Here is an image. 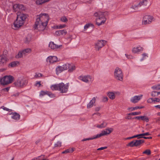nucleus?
<instances>
[{"label":"nucleus","instance_id":"obj_1","mask_svg":"<svg viewBox=\"0 0 160 160\" xmlns=\"http://www.w3.org/2000/svg\"><path fill=\"white\" fill-rule=\"evenodd\" d=\"M27 17V15L23 13L18 12L17 17L13 23L12 28L14 30H17L22 27L24 24L25 21Z\"/></svg>","mask_w":160,"mask_h":160},{"label":"nucleus","instance_id":"obj_2","mask_svg":"<svg viewBox=\"0 0 160 160\" xmlns=\"http://www.w3.org/2000/svg\"><path fill=\"white\" fill-rule=\"evenodd\" d=\"M51 88L53 91H58L62 93H65L68 91L69 84L62 82L58 84L52 85L51 86Z\"/></svg>","mask_w":160,"mask_h":160},{"label":"nucleus","instance_id":"obj_3","mask_svg":"<svg viewBox=\"0 0 160 160\" xmlns=\"http://www.w3.org/2000/svg\"><path fill=\"white\" fill-rule=\"evenodd\" d=\"M70 66V64L68 63L58 65L56 69V74L57 75H61L63 71L68 69Z\"/></svg>","mask_w":160,"mask_h":160},{"label":"nucleus","instance_id":"obj_4","mask_svg":"<svg viewBox=\"0 0 160 160\" xmlns=\"http://www.w3.org/2000/svg\"><path fill=\"white\" fill-rule=\"evenodd\" d=\"M14 80V78L11 76H6L0 80V82L2 85H5L12 83Z\"/></svg>","mask_w":160,"mask_h":160},{"label":"nucleus","instance_id":"obj_5","mask_svg":"<svg viewBox=\"0 0 160 160\" xmlns=\"http://www.w3.org/2000/svg\"><path fill=\"white\" fill-rule=\"evenodd\" d=\"M47 26V24L42 23L40 21L36 19L33 28L35 29L38 30L39 31H43L45 29Z\"/></svg>","mask_w":160,"mask_h":160},{"label":"nucleus","instance_id":"obj_6","mask_svg":"<svg viewBox=\"0 0 160 160\" xmlns=\"http://www.w3.org/2000/svg\"><path fill=\"white\" fill-rule=\"evenodd\" d=\"M154 20L153 17L151 15H146L142 18V24L143 25H147L150 24Z\"/></svg>","mask_w":160,"mask_h":160},{"label":"nucleus","instance_id":"obj_7","mask_svg":"<svg viewBox=\"0 0 160 160\" xmlns=\"http://www.w3.org/2000/svg\"><path fill=\"white\" fill-rule=\"evenodd\" d=\"M49 18V17L47 14L43 13L37 15L36 19L40 21L42 23H46L47 25Z\"/></svg>","mask_w":160,"mask_h":160},{"label":"nucleus","instance_id":"obj_8","mask_svg":"<svg viewBox=\"0 0 160 160\" xmlns=\"http://www.w3.org/2000/svg\"><path fill=\"white\" fill-rule=\"evenodd\" d=\"M115 78L118 80L122 81L123 80V75L121 69L117 68L114 71Z\"/></svg>","mask_w":160,"mask_h":160},{"label":"nucleus","instance_id":"obj_9","mask_svg":"<svg viewBox=\"0 0 160 160\" xmlns=\"http://www.w3.org/2000/svg\"><path fill=\"white\" fill-rule=\"evenodd\" d=\"M40 96L44 100L49 99L50 98L54 97V95L50 92L41 91L40 93Z\"/></svg>","mask_w":160,"mask_h":160},{"label":"nucleus","instance_id":"obj_10","mask_svg":"<svg viewBox=\"0 0 160 160\" xmlns=\"http://www.w3.org/2000/svg\"><path fill=\"white\" fill-rule=\"evenodd\" d=\"M149 61V57L145 53L142 54L138 59V62L141 64H145L147 63Z\"/></svg>","mask_w":160,"mask_h":160},{"label":"nucleus","instance_id":"obj_11","mask_svg":"<svg viewBox=\"0 0 160 160\" xmlns=\"http://www.w3.org/2000/svg\"><path fill=\"white\" fill-rule=\"evenodd\" d=\"M27 83L26 80L25 79H18L14 82L15 85L17 87H22Z\"/></svg>","mask_w":160,"mask_h":160},{"label":"nucleus","instance_id":"obj_12","mask_svg":"<svg viewBox=\"0 0 160 160\" xmlns=\"http://www.w3.org/2000/svg\"><path fill=\"white\" fill-rule=\"evenodd\" d=\"M95 100L96 99L94 97H89L87 100V102H89V103L87 105L88 108L92 107V106L93 104L95 102Z\"/></svg>","mask_w":160,"mask_h":160},{"label":"nucleus","instance_id":"obj_13","mask_svg":"<svg viewBox=\"0 0 160 160\" xmlns=\"http://www.w3.org/2000/svg\"><path fill=\"white\" fill-rule=\"evenodd\" d=\"M107 15V13L106 12H101V25L104 24L106 22Z\"/></svg>","mask_w":160,"mask_h":160},{"label":"nucleus","instance_id":"obj_14","mask_svg":"<svg viewBox=\"0 0 160 160\" xmlns=\"http://www.w3.org/2000/svg\"><path fill=\"white\" fill-rule=\"evenodd\" d=\"M94 16L96 18V24L98 26L100 25V12H95L94 14Z\"/></svg>","mask_w":160,"mask_h":160},{"label":"nucleus","instance_id":"obj_15","mask_svg":"<svg viewBox=\"0 0 160 160\" xmlns=\"http://www.w3.org/2000/svg\"><path fill=\"white\" fill-rule=\"evenodd\" d=\"M58 58L56 56H49L47 59V62L50 63H53L57 61Z\"/></svg>","mask_w":160,"mask_h":160},{"label":"nucleus","instance_id":"obj_16","mask_svg":"<svg viewBox=\"0 0 160 160\" xmlns=\"http://www.w3.org/2000/svg\"><path fill=\"white\" fill-rule=\"evenodd\" d=\"M8 59L4 55L0 56V66L4 65L7 62Z\"/></svg>","mask_w":160,"mask_h":160},{"label":"nucleus","instance_id":"obj_17","mask_svg":"<svg viewBox=\"0 0 160 160\" xmlns=\"http://www.w3.org/2000/svg\"><path fill=\"white\" fill-rule=\"evenodd\" d=\"M49 47L52 49H54L60 48L62 46V45H58L55 44L53 42H50L49 45Z\"/></svg>","mask_w":160,"mask_h":160},{"label":"nucleus","instance_id":"obj_18","mask_svg":"<svg viewBox=\"0 0 160 160\" xmlns=\"http://www.w3.org/2000/svg\"><path fill=\"white\" fill-rule=\"evenodd\" d=\"M142 50V47L139 46L133 48L132 49V51L133 53H138Z\"/></svg>","mask_w":160,"mask_h":160},{"label":"nucleus","instance_id":"obj_19","mask_svg":"<svg viewBox=\"0 0 160 160\" xmlns=\"http://www.w3.org/2000/svg\"><path fill=\"white\" fill-rule=\"evenodd\" d=\"M134 119L140 120V119L143 121H145L146 122H148L149 121V119L146 116H140L135 117Z\"/></svg>","mask_w":160,"mask_h":160},{"label":"nucleus","instance_id":"obj_20","mask_svg":"<svg viewBox=\"0 0 160 160\" xmlns=\"http://www.w3.org/2000/svg\"><path fill=\"white\" fill-rule=\"evenodd\" d=\"M10 115L11 116L12 118L13 119L17 120L20 118V115L16 112L11 113Z\"/></svg>","mask_w":160,"mask_h":160},{"label":"nucleus","instance_id":"obj_21","mask_svg":"<svg viewBox=\"0 0 160 160\" xmlns=\"http://www.w3.org/2000/svg\"><path fill=\"white\" fill-rule=\"evenodd\" d=\"M140 7H142L147 6L148 5V0H142L139 3Z\"/></svg>","mask_w":160,"mask_h":160},{"label":"nucleus","instance_id":"obj_22","mask_svg":"<svg viewBox=\"0 0 160 160\" xmlns=\"http://www.w3.org/2000/svg\"><path fill=\"white\" fill-rule=\"evenodd\" d=\"M67 32L64 30L57 31L55 32L57 36L65 35L67 34Z\"/></svg>","mask_w":160,"mask_h":160},{"label":"nucleus","instance_id":"obj_23","mask_svg":"<svg viewBox=\"0 0 160 160\" xmlns=\"http://www.w3.org/2000/svg\"><path fill=\"white\" fill-rule=\"evenodd\" d=\"M142 96V95H141L140 96H135L133 98L131 99V101L133 103H136L140 99Z\"/></svg>","mask_w":160,"mask_h":160},{"label":"nucleus","instance_id":"obj_24","mask_svg":"<svg viewBox=\"0 0 160 160\" xmlns=\"http://www.w3.org/2000/svg\"><path fill=\"white\" fill-rule=\"evenodd\" d=\"M80 79L82 81L87 82H88L89 79H91V78L90 76H87L80 77Z\"/></svg>","mask_w":160,"mask_h":160},{"label":"nucleus","instance_id":"obj_25","mask_svg":"<svg viewBox=\"0 0 160 160\" xmlns=\"http://www.w3.org/2000/svg\"><path fill=\"white\" fill-rule=\"evenodd\" d=\"M107 95L109 98L111 100H113L115 98V93L112 92H109L107 94Z\"/></svg>","mask_w":160,"mask_h":160},{"label":"nucleus","instance_id":"obj_26","mask_svg":"<svg viewBox=\"0 0 160 160\" xmlns=\"http://www.w3.org/2000/svg\"><path fill=\"white\" fill-rule=\"evenodd\" d=\"M19 64V62L18 61L12 62L9 64L8 66L13 68L17 66Z\"/></svg>","mask_w":160,"mask_h":160},{"label":"nucleus","instance_id":"obj_27","mask_svg":"<svg viewBox=\"0 0 160 160\" xmlns=\"http://www.w3.org/2000/svg\"><path fill=\"white\" fill-rule=\"evenodd\" d=\"M100 137V134H98L96 135H95V137H94L93 138H85L82 139V141H86L87 140H92L93 139H96Z\"/></svg>","mask_w":160,"mask_h":160},{"label":"nucleus","instance_id":"obj_28","mask_svg":"<svg viewBox=\"0 0 160 160\" xmlns=\"http://www.w3.org/2000/svg\"><path fill=\"white\" fill-rule=\"evenodd\" d=\"M100 41L98 40L97 42H95L94 44L95 48V49L98 51H99L100 48Z\"/></svg>","mask_w":160,"mask_h":160},{"label":"nucleus","instance_id":"obj_29","mask_svg":"<svg viewBox=\"0 0 160 160\" xmlns=\"http://www.w3.org/2000/svg\"><path fill=\"white\" fill-rule=\"evenodd\" d=\"M22 51L23 52V55H26L27 53H30L31 51V50L30 48L25 49Z\"/></svg>","mask_w":160,"mask_h":160},{"label":"nucleus","instance_id":"obj_30","mask_svg":"<svg viewBox=\"0 0 160 160\" xmlns=\"http://www.w3.org/2000/svg\"><path fill=\"white\" fill-rule=\"evenodd\" d=\"M74 151L73 148L68 149L62 152V153H72Z\"/></svg>","mask_w":160,"mask_h":160},{"label":"nucleus","instance_id":"obj_31","mask_svg":"<svg viewBox=\"0 0 160 160\" xmlns=\"http://www.w3.org/2000/svg\"><path fill=\"white\" fill-rule=\"evenodd\" d=\"M139 6V4L138 5H132L131 8V10L132 11H135L137 10L138 8V6Z\"/></svg>","mask_w":160,"mask_h":160},{"label":"nucleus","instance_id":"obj_32","mask_svg":"<svg viewBox=\"0 0 160 160\" xmlns=\"http://www.w3.org/2000/svg\"><path fill=\"white\" fill-rule=\"evenodd\" d=\"M135 146H137L141 144L144 142V141L142 140H135Z\"/></svg>","mask_w":160,"mask_h":160},{"label":"nucleus","instance_id":"obj_33","mask_svg":"<svg viewBox=\"0 0 160 160\" xmlns=\"http://www.w3.org/2000/svg\"><path fill=\"white\" fill-rule=\"evenodd\" d=\"M112 131H103L102 133H101V136L108 134L111 132Z\"/></svg>","mask_w":160,"mask_h":160},{"label":"nucleus","instance_id":"obj_34","mask_svg":"<svg viewBox=\"0 0 160 160\" xmlns=\"http://www.w3.org/2000/svg\"><path fill=\"white\" fill-rule=\"evenodd\" d=\"M153 90H160V84L155 85L151 87Z\"/></svg>","mask_w":160,"mask_h":160},{"label":"nucleus","instance_id":"obj_35","mask_svg":"<svg viewBox=\"0 0 160 160\" xmlns=\"http://www.w3.org/2000/svg\"><path fill=\"white\" fill-rule=\"evenodd\" d=\"M23 55V53L22 51H20L18 52V54L15 57L18 58H21L22 57Z\"/></svg>","mask_w":160,"mask_h":160},{"label":"nucleus","instance_id":"obj_36","mask_svg":"<svg viewBox=\"0 0 160 160\" xmlns=\"http://www.w3.org/2000/svg\"><path fill=\"white\" fill-rule=\"evenodd\" d=\"M89 27H91L92 28L94 27L92 23H88L86 24L84 27V29L86 30L89 28Z\"/></svg>","mask_w":160,"mask_h":160},{"label":"nucleus","instance_id":"obj_37","mask_svg":"<svg viewBox=\"0 0 160 160\" xmlns=\"http://www.w3.org/2000/svg\"><path fill=\"white\" fill-rule=\"evenodd\" d=\"M107 42V41L104 40H101V48L105 46Z\"/></svg>","mask_w":160,"mask_h":160},{"label":"nucleus","instance_id":"obj_38","mask_svg":"<svg viewBox=\"0 0 160 160\" xmlns=\"http://www.w3.org/2000/svg\"><path fill=\"white\" fill-rule=\"evenodd\" d=\"M135 141H132L128 143L127 146L131 147H133V146H135Z\"/></svg>","mask_w":160,"mask_h":160},{"label":"nucleus","instance_id":"obj_39","mask_svg":"<svg viewBox=\"0 0 160 160\" xmlns=\"http://www.w3.org/2000/svg\"><path fill=\"white\" fill-rule=\"evenodd\" d=\"M18 4V10H24L25 9V7L22 4Z\"/></svg>","mask_w":160,"mask_h":160},{"label":"nucleus","instance_id":"obj_40","mask_svg":"<svg viewBox=\"0 0 160 160\" xmlns=\"http://www.w3.org/2000/svg\"><path fill=\"white\" fill-rule=\"evenodd\" d=\"M141 114L140 112H133L128 114V115H140Z\"/></svg>","mask_w":160,"mask_h":160},{"label":"nucleus","instance_id":"obj_41","mask_svg":"<svg viewBox=\"0 0 160 160\" xmlns=\"http://www.w3.org/2000/svg\"><path fill=\"white\" fill-rule=\"evenodd\" d=\"M68 69H69L68 71L71 72L75 69V67L74 66H71L70 65L69 68Z\"/></svg>","mask_w":160,"mask_h":160},{"label":"nucleus","instance_id":"obj_42","mask_svg":"<svg viewBox=\"0 0 160 160\" xmlns=\"http://www.w3.org/2000/svg\"><path fill=\"white\" fill-rule=\"evenodd\" d=\"M150 134L149 132H146L145 133H143L142 134H140L138 135V137H141V138H142V136H148Z\"/></svg>","mask_w":160,"mask_h":160},{"label":"nucleus","instance_id":"obj_43","mask_svg":"<svg viewBox=\"0 0 160 160\" xmlns=\"http://www.w3.org/2000/svg\"><path fill=\"white\" fill-rule=\"evenodd\" d=\"M43 0H37L36 2V3L37 5H39L42 4L44 3Z\"/></svg>","mask_w":160,"mask_h":160},{"label":"nucleus","instance_id":"obj_44","mask_svg":"<svg viewBox=\"0 0 160 160\" xmlns=\"http://www.w3.org/2000/svg\"><path fill=\"white\" fill-rule=\"evenodd\" d=\"M143 153L146 154L147 155H149L151 154V151L149 149H147L143 152Z\"/></svg>","mask_w":160,"mask_h":160},{"label":"nucleus","instance_id":"obj_45","mask_svg":"<svg viewBox=\"0 0 160 160\" xmlns=\"http://www.w3.org/2000/svg\"><path fill=\"white\" fill-rule=\"evenodd\" d=\"M13 9L15 11L18 10V4H16L13 5Z\"/></svg>","mask_w":160,"mask_h":160},{"label":"nucleus","instance_id":"obj_46","mask_svg":"<svg viewBox=\"0 0 160 160\" xmlns=\"http://www.w3.org/2000/svg\"><path fill=\"white\" fill-rule=\"evenodd\" d=\"M42 75L41 73H36L35 74V75L34 76V77L35 78H39L40 77H42Z\"/></svg>","mask_w":160,"mask_h":160},{"label":"nucleus","instance_id":"obj_47","mask_svg":"<svg viewBox=\"0 0 160 160\" xmlns=\"http://www.w3.org/2000/svg\"><path fill=\"white\" fill-rule=\"evenodd\" d=\"M61 145V142L60 141L58 142L54 145L55 147H60Z\"/></svg>","mask_w":160,"mask_h":160},{"label":"nucleus","instance_id":"obj_48","mask_svg":"<svg viewBox=\"0 0 160 160\" xmlns=\"http://www.w3.org/2000/svg\"><path fill=\"white\" fill-rule=\"evenodd\" d=\"M1 108L3 110H6L7 111L11 112L12 111L10 109L7 108L6 107H4V106H2Z\"/></svg>","mask_w":160,"mask_h":160},{"label":"nucleus","instance_id":"obj_49","mask_svg":"<svg viewBox=\"0 0 160 160\" xmlns=\"http://www.w3.org/2000/svg\"><path fill=\"white\" fill-rule=\"evenodd\" d=\"M61 20L62 22H66L68 21V19L65 17H63L61 18Z\"/></svg>","mask_w":160,"mask_h":160},{"label":"nucleus","instance_id":"obj_50","mask_svg":"<svg viewBox=\"0 0 160 160\" xmlns=\"http://www.w3.org/2000/svg\"><path fill=\"white\" fill-rule=\"evenodd\" d=\"M31 38L30 37H26L25 38V42L27 43L29 42L31 40Z\"/></svg>","mask_w":160,"mask_h":160},{"label":"nucleus","instance_id":"obj_51","mask_svg":"<svg viewBox=\"0 0 160 160\" xmlns=\"http://www.w3.org/2000/svg\"><path fill=\"white\" fill-rule=\"evenodd\" d=\"M8 52L6 50H4L3 52V54L2 55H4L5 57H7L8 56Z\"/></svg>","mask_w":160,"mask_h":160},{"label":"nucleus","instance_id":"obj_52","mask_svg":"<svg viewBox=\"0 0 160 160\" xmlns=\"http://www.w3.org/2000/svg\"><path fill=\"white\" fill-rule=\"evenodd\" d=\"M157 92L155 91H152L151 93V95L153 97H155L157 94Z\"/></svg>","mask_w":160,"mask_h":160},{"label":"nucleus","instance_id":"obj_53","mask_svg":"<svg viewBox=\"0 0 160 160\" xmlns=\"http://www.w3.org/2000/svg\"><path fill=\"white\" fill-rule=\"evenodd\" d=\"M66 25L65 24L62 25H61L58 26L57 28H59V29H61V28H65L66 27Z\"/></svg>","mask_w":160,"mask_h":160},{"label":"nucleus","instance_id":"obj_54","mask_svg":"<svg viewBox=\"0 0 160 160\" xmlns=\"http://www.w3.org/2000/svg\"><path fill=\"white\" fill-rule=\"evenodd\" d=\"M44 156L41 155V156H38L37 158H37V160H42V159H44L43 158Z\"/></svg>","mask_w":160,"mask_h":160},{"label":"nucleus","instance_id":"obj_55","mask_svg":"<svg viewBox=\"0 0 160 160\" xmlns=\"http://www.w3.org/2000/svg\"><path fill=\"white\" fill-rule=\"evenodd\" d=\"M140 137H138V135L137 134V135L133 136L132 137H130L129 138H127V139H131V138H140Z\"/></svg>","mask_w":160,"mask_h":160},{"label":"nucleus","instance_id":"obj_56","mask_svg":"<svg viewBox=\"0 0 160 160\" xmlns=\"http://www.w3.org/2000/svg\"><path fill=\"white\" fill-rule=\"evenodd\" d=\"M108 98L107 97H103L102 99V101L103 102H106L108 101Z\"/></svg>","mask_w":160,"mask_h":160},{"label":"nucleus","instance_id":"obj_57","mask_svg":"<svg viewBox=\"0 0 160 160\" xmlns=\"http://www.w3.org/2000/svg\"><path fill=\"white\" fill-rule=\"evenodd\" d=\"M125 55L127 58L131 59V58H133V57L131 55H128L126 54Z\"/></svg>","mask_w":160,"mask_h":160},{"label":"nucleus","instance_id":"obj_58","mask_svg":"<svg viewBox=\"0 0 160 160\" xmlns=\"http://www.w3.org/2000/svg\"><path fill=\"white\" fill-rule=\"evenodd\" d=\"M143 107H139L138 106H137V107H134L133 108V109L135 110V109H141V108H143Z\"/></svg>","mask_w":160,"mask_h":160},{"label":"nucleus","instance_id":"obj_59","mask_svg":"<svg viewBox=\"0 0 160 160\" xmlns=\"http://www.w3.org/2000/svg\"><path fill=\"white\" fill-rule=\"evenodd\" d=\"M160 102V99L159 98H155L154 103L155 102Z\"/></svg>","mask_w":160,"mask_h":160},{"label":"nucleus","instance_id":"obj_60","mask_svg":"<svg viewBox=\"0 0 160 160\" xmlns=\"http://www.w3.org/2000/svg\"><path fill=\"white\" fill-rule=\"evenodd\" d=\"M106 125V124L105 123L103 122L102 124H101V127H105Z\"/></svg>","mask_w":160,"mask_h":160},{"label":"nucleus","instance_id":"obj_61","mask_svg":"<svg viewBox=\"0 0 160 160\" xmlns=\"http://www.w3.org/2000/svg\"><path fill=\"white\" fill-rule=\"evenodd\" d=\"M40 83H41V82L40 81L36 83L35 84V85L37 86V85L38 84H39V87H40L41 85V84Z\"/></svg>","mask_w":160,"mask_h":160},{"label":"nucleus","instance_id":"obj_62","mask_svg":"<svg viewBox=\"0 0 160 160\" xmlns=\"http://www.w3.org/2000/svg\"><path fill=\"white\" fill-rule=\"evenodd\" d=\"M147 102L148 103H151L152 102L151 100V99L150 98L148 99V100H147Z\"/></svg>","mask_w":160,"mask_h":160},{"label":"nucleus","instance_id":"obj_63","mask_svg":"<svg viewBox=\"0 0 160 160\" xmlns=\"http://www.w3.org/2000/svg\"><path fill=\"white\" fill-rule=\"evenodd\" d=\"M128 116L126 118V119H132V118L131 117L129 116V115H128Z\"/></svg>","mask_w":160,"mask_h":160},{"label":"nucleus","instance_id":"obj_64","mask_svg":"<svg viewBox=\"0 0 160 160\" xmlns=\"http://www.w3.org/2000/svg\"><path fill=\"white\" fill-rule=\"evenodd\" d=\"M40 140H38L36 141L35 143L36 144H38L40 142Z\"/></svg>","mask_w":160,"mask_h":160}]
</instances>
